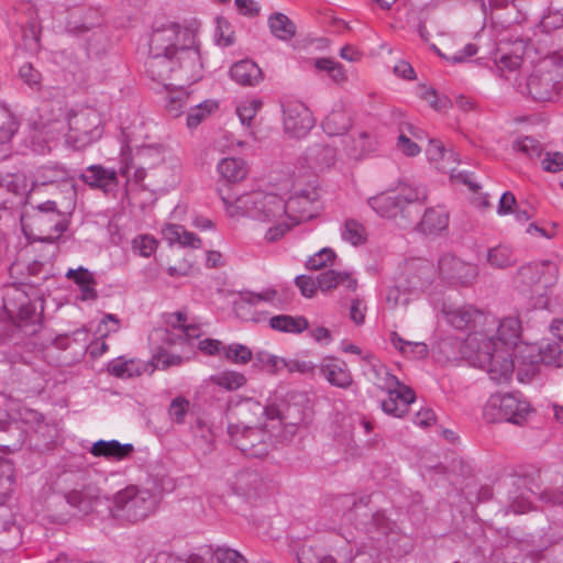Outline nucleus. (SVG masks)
Segmentation results:
<instances>
[{"mask_svg": "<svg viewBox=\"0 0 563 563\" xmlns=\"http://www.w3.org/2000/svg\"><path fill=\"white\" fill-rule=\"evenodd\" d=\"M157 497L146 488L128 486L113 495L111 512L113 517L129 522H137L154 512Z\"/></svg>", "mask_w": 563, "mask_h": 563, "instance_id": "obj_8", "label": "nucleus"}, {"mask_svg": "<svg viewBox=\"0 0 563 563\" xmlns=\"http://www.w3.org/2000/svg\"><path fill=\"white\" fill-rule=\"evenodd\" d=\"M417 89L418 96L427 101L433 110L442 112L451 108V101L446 97L439 96L432 87L419 85Z\"/></svg>", "mask_w": 563, "mask_h": 563, "instance_id": "obj_50", "label": "nucleus"}, {"mask_svg": "<svg viewBox=\"0 0 563 563\" xmlns=\"http://www.w3.org/2000/svg\"><path fill=\"white\" fill-rule=\"evenodd\" d=\"M417 129L410 123L399 125L398 136L396 139V150L407 157H415L421 153V147L417 142Z\"/></svg>", "mask_w": 563, "mask_h": 563, "instance_id": "obj_34", "label": "nucleus"}, {"mask_svg": "<svg viewBox=\"0 0 563 563\" xmlns=\"http://www.w3.org/2000/svg\"><path fill=\"white\" fill-rule=\"evenodd\" d=\"M234 415L236 416V422H230L229 424H240L243 428L258 427L264 422L272 427L284 424L282 412L275 404L263 405L252 398L239 402Z\"/></svg>", "mask_w": 563, "mask_h": 563, "instance_id": "obj_14", "label": "nucleus"}, {"mask_svg": "<svg viewBox=\"0 0 563 563\" xmlns=\"http://www.w3.org/2000/svg\"><path fill=\"white\" fill-rule=\"evenodd\" d=\"M269 327L275 331L297 334L308 329V321L303 317L279 314L269 319Z\"/></svg>", "mask_w": 563, "mask_h": 563, "instance_id": "obj_40", "label": "nucleus"}, {"mask_svg": "<svg viewBox=\"0 0 563 563\" xmlns=\"http://www.w3.org/2000/svg\"><path fill=\"white\" fill-rule=\"evenodd\" d=\"M209 383L227 391H234L246 384V377L236 371H222L209 377Z\"/></svg>", "mask_w": 563, "mask_h": 563, "instance_id": "obj_41", "label": "nucleus"}, {"mask_svg": "<svg viewBox=\"0 0 563 563\" xmlns=\"http://www.w3.org/2000/svg\"><path fill=\"white\" fill-rule=\"evenodd\" d=\"M560 70L561 67L554 57H547L538 63L527 82L528 91L533 99L551 101L559 95Z\"/></svg>", "mask_w": 563, "mask_h": 563, "instance_id": "obj_13", "label": "nucleus"}, {"mask_svg": "<svg viewBox=\"0 0 563 563\" xmlns=\"http://www.w3.org/2000/svg\"><path fill=\"white\" fill-rule=\"evenodd\" d=\"M558 266L550 261H540L522 266L516 275L518 289L529 296L533 308H547V295L556 283Z\"/></svg>", "mask_w": 563, "mask_h": 563, "instance_id": "obj_6", "label": "nucleus"}, {"mask_svg": "<svg viewBox=\"0 0 563 563\" xmlns=\"http://www.w3.org/2000/svg\"><path fill=\"white\" fill-rule=\"evenodd\" d=\"M364 531L372 538L386 536L390 531V523L382 514H373L367 522H364Z\"/></svg>", "mask_w": 563, "mask_h": 563, "instance_id": "obj_55", "label": "nucleus"}, {"mask_svg": "<svg viewBox=\"0 0 563 563\" xmlns=\"http://www.w3.org/2000/svg\"><path fill=\"white\" fill-rule=\"evenodd\" d=\"M133 451L134 448L131 443L122 444L118 440H99L89 450L95 457H103L109 461H122Z\"/></svg>", "mask_w": 563, "mask_h": 563, "instance_id": "obj_25", "label": "nucleus"}, {"mask_svg": "<svg viewBox=\"0 0 563 563\" xmlns=\"http://www.w3.org/2000/svg\"><path fill=\"white\" fill-rule=\"evenodd\" d=\"M291 291L285 288H267L261 292H249L241 296L240 300L234 302L236 313H240L245 306H256L262 301L269 302L280 307L291 299Z\"/></svg>", "mask_w": 563, "mask_h": 563, "instance_id": "obj_20", "label": "nucleus"}, {"mask_svg": "<svg viewBox=\"0 0 563 563\" xmlns=\"http://www.w3.org/2000/svg\"><path fill=\"white\" fill-rule=\"evenodd\" d=\"M80 178L89 187L100 189L104 192H111L118 186L117 172L101 165L89 166L85 173L81 174Z\"/></svg>", "mask_w": 563, "mask_h": 563, "instance_id": "obj_23", "label": "nucleus"}, {"mask_svg": "<svg viewBox=\"0 0 563 563\" xmlns=\"http://www.w3.org/2000/svg\"><path fill=\"white\" fill-rule=\"evenodd\" d=\"M167 84L168 87H164L162 84L156 82V87H153V89L158 92L166 91L165 108L167 112L173 117H179L187 107L189 93L183 87L185 84L172 80H167Z\"/></svg>", "mask_w": 563, "mask_h": 563, "instance_id": "obj_24", "label": "nucleus"}, {"mask_svg": "<svg viewBox=\"0 0 563 563\" xmlns=\"http://www.w3.org/2000/svg\"><path fill=\"white\" fill-rule=\"evenodd\" d=\"M260 481V477L256 473L253 472H240L235 476L234 487L235 489L241 493L245 494L247 493L253 486H255Z\"/></svg>", "mask_w": 563, "mask_h": 563, "instance_id": "obj_59", "label": "nucleus"}, {"mask_svg": "<svg viewBox=\"0 0 563 563\" xmlns=\"http://www.w3.org/2000/svg\"><path fill=\"white\" fill-rule=\"evenodd\" d=\"M219 108V103L217 100L207 99L196 107L190 108L186 124L189 129L197 128L202 121L209 118L213 112H216Z\"/></svg>", "mask_w": 563, "mask_h": 563, "instance_id": "obj_44", "label": "nucleus"}, {"mask_svg": "<svg viewBox=\"0 0 563 563\" xmlns=\"http://www.w3.org/2000/svg\"><path fill=\"white\" fill-rule=\"evenodd\" d=\"M68 178V170L60 165L43 166L36 172L34 185H47Z\"/></svg>", "mask_w": 563, "mask_h": 563, "instance_id": "obj_46", "label": "nucleus"}, {"mask_svg": "<svg viewBox=\"0 0 563 563\" xmlns=\"http://www.w3.org/2000/svg\"><path fill=\"white\" fill-rule=\"evenodd\" d=\"M205 63L196 20L172 23L153 32L150 40L147 73L154 82L167 80L192 84L203 77Z\"/></svg>", "mask_w": 563, "mask_h": 563, "instance_id": "obj_2", "label": "nucleus"}, {"mask_svg": "<svg viewBox=\"0 0 563 563\" xmlns=\"http://www.w3.org/2000/svg\"><path fill=\"white\" fill-rule=\"evenodd\" d=\"M449 221V212L444 208H429L419 223V229L424 234H439L448 229Z\"/></svg>", "mask_w": 563, "mask_h": 563, "instance_id": "obj_33", "label": "nucleus"}, {"mask_svg": "<svg viewBox=\"0 0 563 563\" xmlns=\"http://www.w3.org/2000/svg\"><path fill=\"white\" fill-rule=\"evenodd\" d=\"M263 107V101L260 98L246 97L241 99L235 107V113L240 123L250 130V134L255 137V132L252 130L253 121Z\"/></svg>", "mask_w": 563, "mask_h": 563, "instance_id": "obj_37", "label": "nucleus"}, {"mask_svg": "<svg viewBox=\"0 0 563 563\" xmlns=\"http://www.w3.org/2000/svg\"><path fill=\"white\" fill-rule=\"evenodd\" d=\"M42 291L31 285L11 286L7 289L3 307L13 321L22 324H36L43 313Z\"/></svg>", "mask_w": 563, "mask_h": 563, "instance_id": "obj_7", "label": "nucleus"}, {"mask_svg": "<svg viewBox=\"0 0 563 563\" xmlns=\"http://www.w3.org/2000/svg\"><path fill=\"white\" fill-rule=\"evenodd\" d=\"M123 135L126 140L129 150H137L140 158L150 167H163L170 170L173 176H178L180 173V161L174 152L161 144L145 145L139 143L134 137V132L125 129Z\"/></svg>", "mask_w": 563, "mask_h": 563, "instance_id": "obj_15", "label": "nucleus"}, {"mask_svg": "<svg viewBox=\"0 0 563 563\" xmlns=\"http://www.w3.org/2000/svg\"><path fill=\"white\" fill-rule=\"evenodd\" d=\"M185 358L181 355L169 352L161 347L152 357L148 363H152L155 369H167L172 366H179L184 363Z\"/></svg>", "mask_w": 563, "mask_h": 563, "instance_id": "obj_54", "label": "nucleus"}, {"mask_svg": "<svg viewBox=\"0 0 563 563\" xmlns=\"http://www.w3.org/2000/svg\"><path fill=\"white\" fill-rule=\"evenodd\" d=\"M120 328H121L120 319L115 314L107 313L99 322L96 332L100 336L106 338L112 333H117L120 330Z\"/></svg>", "mask_w": 563, "mask_h": 563, "instance_id": "obj_58", "label": "nucleus"}, {"mask_svg": "<svg viewBox=\"0 0 563 563\" xmlns=\"http://www.w3.org/2000/svg\"><path fill=\"white\" fill-rule=\"evenodd\" d=\"M134 254L141 257H151L158 247V241L151 234H139L131 241Z\"/></svg>", "mask_w": 563, "mask_h": 563, "instance_id": "obj_52", "label": "nucleus"}, {"mask_svg": "<svg viewBox=\"0 0 563 563\" xmlns=\"http://www.w3.org/2000/svg\"><path fill=\"white\" fill-rule=\"evenodd\" d=\"M386 388L388 397L382 402L383 410L397 418L405 416L415 400V393L394 376L387 379Z\"/></svg>", "mask_w": 563, "mask_h": 563, "instance_id": "obj_17", "label": "nucleus"}, {"mask_svg": "<svg viewBox=\"0 0 563 563\" xmlns=\"http://www.w3.org/2000/svg\"><path fill=\"white\" fill-rule=\"evenodd\" d=\"M214 41L221 47H229L235 43L233 25L223 16L216 19Z\"/></svg>", "mask_w": 563, "mask_h": 563, "instance_id": "obj_49", "label": "nucleus"}, {"mask_svg": "<svg viewBox=\"0 0 563 563\" xmlns=\"http://www.w3.org/2000/svg\"><path fill=\"white\" fill-rule=\"evenodd\" d=\"M529 413V404L514 394L492 395L483 411L484 418L489 422L505 420L516 424L526 421Z\"/></svg>", "mask_w": 563, "mask_h": 563, "instance_id": "obj_12", "label": "nucleus"}, {"mask_svg": "<svg viewBox=\"0 0 563 563\" xmlns=\"http://www.w3.org/2000/svg\"><path fill=\"white\" fill-rule=\"evenodd\" d=\"M477 52V48L473 45V44H468L466 45V47L464 48V52L461 53V52H456L453 49L452 46L450 45H445V53H441L439 52V54L446 58L450 62H453V63H461L463 62L465 58L467 57H471L473 55H475Z\"/></svg>", "mask_w": 563, "mask_h": 563, "instance_id": "obj_61", "label": "nucleus"}, {"mask_svg": "<svg viewBox=\"0 0 563 563\" xmlns=\"http://www.w3.org/2000/svg\"><path fill=\"white\" fill-rule=\"evenodd\" d=\"M412 292H431L435 287V269L428 262L408 264L400 277Z\"/></svg>", "mask_w": 563, "mask_h": 563, "instance_id": "obj_18", "label": "nucleus"}, {"mask_svg": "<svg viewBox=\"0 0 563 563\" xmlns=\"http://www.w3.org/2000/svg\"><path fill=\"white\" fill-rule=\"evenodd\" d=\"M402 291H408V287L404 280L399 278L397 285L390 288L387 292L386 302L389 308L396 309L408 305L409 299L402 294Z\"/></svg>", "mask_w": 563, "mask_h": 563, "instance_id": "obj_57", "label": "nucleus"}, {"mask_svg": "<svg viewBox=\"0 0 563 563\" xmlns=\"http://www.w3.org/2000/svg\"><path fill=\"white\" fill-rule=\"evenodd\" d=\"M487 263L496 268H506L515 264V257L509 247L497 245L487 251Z\"/></svg>", "mask_w": 563, "mask_h": 563, "instance_id": "obj_48", "label": "nucleus"}, {"mask_svg": "<svg viewBox=\"0 0 563 563\" xmlns=\"http://www.w3.org/2000/svg\"><path fill=\"white\" fill-rule=\"evenodd\" d=\"M222 356L233 364L244 365L252 360L253 354L246 345L232 343L223 347Z\"/></svg>", "mask_w": 563, "mask_h": 563, "instance_id": "obj_53", "label": "nucleus"}, {"mask_svg": "<svg viewBox=\"0 0 563 563\" xmlns=\"http://www.w3.org/2000/svg\"><path fill=\"white\" fill-rule=\"evenodd\" d=\"M213 558L219 563H246L245 558L238 551L230 548H217Z\"/></svg>", "mask_w": 563, "mask_h": 563, "instance_id": "obj_60", "label": "nucleus"}, {"mask_svg": "<svg viewBox=\"0 0 563 563\" xmlns=\"http://www.w3.org/2000/svg\"><path fill=\"white\" fill-rule=\"evenodd\" d=\"M352 126V120L342 104L329 110L323 119L322 129L330 136L345 134Z\"/></svg>", "mask_w": 563, "mask_h": 563, "instance_id": "obj_30", "label": "nucleus"}, {"mask_svg": "<svg viewBox=\"0 0 563 563\" xmlns=\"http://www.w3.org/2000/svg\"><path fill=\"white\" fill-rule=\"evenodd\" d=\"M225 214L232 219L247 217L257 224L269 229L271 189L244 192L239 196L221 195Z\"/></svg>", "mask_w": 563, "mask_h": 563, "instance_id": "obj_9", "label": "nucleus"}, {"mask_svg": "<svg viewBox=\"0 0 563 563\" xmlns=\"http://www.w3.org/2000/svg\"><path fill=\"white\" fill-rule=\"evenodd\" d=\"M108 371L118 378H132L143 374H153L154 366L152 363L139 358H125L123 356L112 360L108 364Z\"/></svg>", "mask_w": 563, "mask_h": 563, "instance_id": "obj_21", "label": "nucleus"}, {"mask_svg": "<svg viewBox=\"0 0 563 563\" xmlns=\"http://www.w3.org/2000/svg\"><path fill=\"white\" fill-rule=\"evenodd\" d=\"M195 272V265L192 261L188 258H181L175 265L167 267V274L170 277H185L189 276Z\"/></svg>", "mask_w": 563, "mask_h": 563, "instance_id": "obj_63", "label": "nucleus"}, {"mask_svg": "<svg viewBox=\"0 0 563 563\" xmlns=\"http://www.w3.org/2000/svg\"><path fill=\"white\" fill-rule=\"evenodd\" d=\"M267 23L272 34L280 41H290L296 34L295 23L284 13L271 14Z\"/></svg>", "mask_w": 563, "mask_h": 563, "instance_id": "obj_39", "label": "nucleus"}, {"mask_svg": "<svg viewBox=\"0 0 563 563\" xmlns=\"http://www.w3.org/2000/svg\"><path fill=\"white\" fill-rule=\"evenodd\" d=\"M189 401L184 397L175 398L169 406L170 418L178 423L183 422L189 409Z\"/></svg>", "mask_w": 563, "mask_h": 563, "instance_id": "obj_62", "label": "nucleus"}, {"mask_svg": "<svg viewBox=\"0 0 563 563\" xmlns=\"http://www.w3.org/2000/svg\"><path fill=\"white\" fill-rule=\"evenodd\" d=\"M48 104L42 109L43 114L35 124L32 134V146L37 153L51 150V143L62 136L68 146L82 150L99 141L103 134L101 117L95 110H86L67 118L59 103L53 104L48 113Z\"/></svg>", "mask_w": 563, "mask_h": 563, "instance_id": "obj_3", "label": "nucleus"}, {"mask_svg": "<svg viewBox=\"0 0 563 563\" xmlns=\"http://www.w3.org/2000/svg\"><path fill=\"white\" fill-rule=\"evenodd\" d=\"M316 199L317 190L312 187L292 186V194L287 200L271 189L269 229L264 231V241L278 242L297 225L313 219L317 214Z\"/></svg>", "mask_w": 563, "mask_h": 563, "instance_id": "obj_4", "label": "nucleus"}, {"mask_svg": "<svg viewBox=\"0 0 563 563\" xmlns=\"http://www.w3.org/2000/svg\"><path fill=\"white\" fill-rule=\"evenodd\" d=\"M443 312L450 322L456 329H464L478 318H482L481 311L472 306H445Z\"/></svg>", "mask_w": 563, "mask_h": 563, "instance_id": "obj_36", "label": "nucleus"}, {"mask_svg": "<svg viewBox=\"0 0 563 563\" xmlns=\"http://www.w3.org/2000/svg\"><path fill=\"white\" fill-rule=\"evenodd\" d=\"M186 314L183 312H174L167 317V324L179 331L178 334H165L164 341L168 345H175L183 343L187 339L199 336L198 328L194 325H186Z\"/></svg>", "mask_w": 563, "mask_h": 563, "instance_id": "obj_32", "label": "nucleus"}, {"mask_svg": "<svg viewBox=\"0 0 563 563\" xmlns=\"http://www.w3.org/2000/svg\"><path fill=\"white\" fill-rule=\"evenodd\" d=\"M295 284L300 290L301 295L311 298L317 291V283L310 275H299L295 279Z\"/></svg>", "mask_w": 563, "mask_h": 563, "instance_id": "obj_64", "label": "nucleus"}, {"mask_svg": "<svg viewBox=\"0 0 563 563\" xmlns=\"http://www.w3.org/2000/svg\"><path fill=\"white\" fill-rule=\"evenodd\" d=\"M390 340L393 345L404 355L413 358H423L428 354V347L422 342L405 340L396 332L391 333Z\"/></svg>", "mask_w": 563, "mask_h": 563, "instance_id": "obj_45", "label": "nucleus"}, {"mask_svg": "<svg viewBox=\"0 0 563 563\" xmlns=\"http://www.w3.org/2000/svg\"><path fill=\"white\" fill-rule=\"evenodd\" d=\"M342 238L352 245L358 246L366 242L367 232L362 223L353 219H349L344 222Z\"/></svg>", "mask_w": 563, "mask_h": 563, "instance_id": "obj_47", "label": "nucleus"}, {"mask_svg": "<svg viewBox=\"0 0 563 563\" xmlns=\"http://www.w3.org/2000/svg\"><path fill=\"white\" fill-rule=\"evenodd\" d=\"M163 239L173 244H180L181 246H188L192 249H199L201 246V240L195 233L187 231L179 224L168 223L162 228Z\"/></svg>", "mask_w": 563, "mask_h": 563, "instance_id": "obj_35", "label": "nucleus"}, {"mask_svg": "<svg viewBox=\"0 0 563 563\" xmlns=\"http://www.w3.org/2000/svg\"><path fill=\"white\" fill-rule=\"evenodd\" d=\"M339 285H342L350 291H355L357 288V280L350 273L340 272L334 269H324L319 273V290L322 292H330Z\"/></svg>", "mask_w": 563, "mask_h": 563, "instance_id": "obj_31", "label": "nucleus"}, {"mask_svg": "<svg viewBox=\"0 0 563 563\" xmlns=\"http://www.w3.org/2000/svg\"><path fill=\"white\" fill-rule=\"evenodd\" d=\"M316 164L317 159L314 155H301L295 166L292 186L306 187L308 189L312 187L317 190Z\"/></svg>", "mask_w": 563, "mask_h": 563, "instance_id": "obj_29", "label": "nucleus"}, {"mask_svg": "<svg viewBox=\"0 0 563 563\" xmlns=\"http://www.w3.org/2000/svg\"><path fill=\"white\" fill-rule=\"evenodd\" d=\"M319 74L336 86L347 81V73L343 65L331 58H319Z\"/></svg>", "mask_w": 563, "mask_h": 563, "instance_id": "obj_43", "label": "nucleus"}, {"mask_svg": "<svg viewBox=\"0 0 563 563\" xmlns=\"http://www.w3.org/2000/svg\"><path fill=\"white\" fill-rule=\"evenodd\" d=\"M373 150L374 142L366 131H360L351 139V145L349 146L351 157L361 158Z\"/></svg>", "mask_w": 563, "mask_h": 563, "instance_id": "obj_51", "label": "nucleus"}, {"mask_svg": "<svg viewBox=\"0 0 563 563\" xmlns=\"http://www.w3.org/2000/svg\"><path fill=\"white\" fill-rule=\"evenodd\" d=\"M296 424L286 423L272 427L264 422L258 427L243 428L240 424H229L228 433L238 449L252 457L265 456L275 441L286 440L295 434Z\"/></svg>", "mask_w": 563, "mask_h": 563, "instance_id": "obj_5", "label": "nucleus"}, {"mask_svg": "<svg viewBox=\"0 0 563 563\" xmlns=\"http://www.w3.org/2000/svg\"><path fill=\"white\" fill-rule=\"evenodd\" d=\"M438 269L443 279L461 284L472 283L478 274L476 265L452 254H445L440 258Z\"/></svg>", "mask_w": 563, "mask_h": 563, "instance_id": "obj_19", "label": "nucleus"}, {"mask_svg": "<svg viewBox=\"0 0 563 563\" xmlns=\"http://www.w3.org/2000/svg\"><path fill=\"white\" fill-rule=\"evenodd\" d=\"M229 76L236 85L242 87H255L264 79L261 67L249 58L232 64Z\"/></svg>", "mask_w": 563, "mask_h": 563, "instance_id": "obj_22", "label": "nucleus"}, {"mask_svg": "<svg viewBox=\"0 0 563 563\" xmlns=\"http://www.w3.org/2000/svg\"><path fill=\"white\" fill-rule=\"evenodd\" d=\"M485 329L467 336L473 363L498 384H508L514 377L520 383L532 380L539 365L563 367V344L543 339L539 344L521 341L522 327L517 317L490 320Z\"/></svg>", "mask_w": 563, "mask_h": 563, "instance_id": "obj_1", "label": "nucleus"}, {"mask_svg": "<svg viewBox=\"0 0 563 563\" xmlns=\"http://www.w3.org/2000/svg\"><path fill=\"white\" fill-rule=\"evenodd\" d=\"M0 187H4L13 194H24L29 190V183L25 175L12 174L0 176Z\"/></svg>", "mask_w": 563, "mask_h": 563, "instance_id": "obj_56", "label": "nucleus"}, {"mask_svg": "<svg viewBox=\"0 0 563 563\" xmlns=\"http://www.w3.org/2000/svg\"><path fill=\"white\" fill-rule=\"evenodd\" d=\"M65 276L67 279L74 280V283L78 286L80 291V300L90 301L97 299V282L93 274L89 269L82 266L78 268H69Z\"/></svg>", "mask_w": 563, "mask_h": 563, "instance_id": "obj_27", "label": "nucleus"}, {"mask_svg": "<svg viewBox=\"0 0 563 563\" xmlns=\"http://www.w3.org/2000/svg\"><path fill=\"white\" fill-rule=\"evenodd\" d=\"M22 218V230L29 240L54 242L68 228L66 212L57 210L56 202L46 201L37 207V212L30 219Z\"/></svg>", "mask_w": 563, "mask_h": 563, "instance_id": "obj_10", "label": "nucleus"}, {"mask_svg": "<svg viewBox=\"0 0 563 563\" xmlns=\"http://www.w3.org/2000/svg\"><path fill=\"white\" fill-rule=\"evenodd\" d=\"M66 500L70 506L77 508L82 514L90 512L98 501L91 488L74 489L67 494Z\"/></svg>", "mask_w": 563, "mask_h": 563, "instance_id": "obj_42", "label": "nucleus"}, {"mask_svg": "<svg viewBox=\"0 0 563 563\" xmlns=\"http://www.w3.org/2000/svg\"><path fill=\"white\" fill-rule=\"evenodd\" d=\"M526 51L527 43L522 40L505 44L499 48L500 56L496 62L499 70L504 73L518 69L523 62Z\"/></svg>", "mask_w": 563, "mask_h": 563, "instance_id": "obj_26", "label": "nucleus"}, {"mask_svg": "<svg viewBox=\"0 0 563 563\" xmlns=\"http://www.w3.org/2000/svg\"><path fill=\"white\" fill-rule=\"evenodd\" d=\"M314 125L312 111L300 101H289L284 106V132L295 139L305 137Z\"/></svg>", "mask_w": 563, "mask_h": 563, "instance_id": "obj_16", "label": "nucleus"}, {"mask_svg": "<svg viewBox=\"0 0 563 563\" xmlns=\"http://www.w3.org/2000/svg\"><path fill=\"white\" fill-rule=\"evenodd\" d=\"M420 199L417 188L401 180H394L382 186V190L368 199V205L378 213L394 218L405 206Z\"/></svg>", "mask_w": 563, "mask_h": 563, "instance_id": "obj_11", "label": "nucleus"}, {"mask_svg": "<svg viewBox=\"0 0 563 563\" xmlns=\"http://www.w3.org/2000/svg\"><path fill=\"white\" fill-rule=\"evenodd\" d=\"M321 372L333 386L346 388L352 384V376L346 368V364L341 360L333 357L323 358Z\"/></svg>", "mask_w": 563, "mask_h": 563, "instance_id": "obj_28", "label": "nucleus"}, {"mask_svg": "<svg viewBox=\"0 0 563 563\" xmlns=\"http://www.w3.org/2000/svg\"><path fill=\"white\" fill-rule=\"evenodd\" d=\"M217 172L225 181L240 183L247 175V165L241 158L228 157L218 163Z\"/></svg>", "mask_w": 563, "mask_h": 563, "instance_id": "obj_38", "label": "nucleus"}]
</instances>
